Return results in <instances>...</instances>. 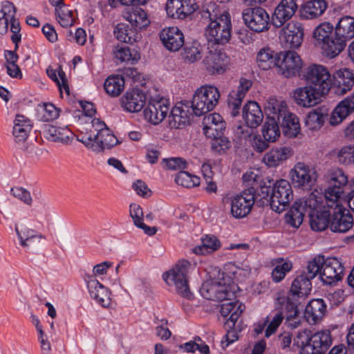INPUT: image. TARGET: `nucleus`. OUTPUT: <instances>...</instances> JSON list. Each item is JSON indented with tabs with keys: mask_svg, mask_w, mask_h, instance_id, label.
I'll list each match as a JSON object with an SVG mask.
<instances>
[{
	"mask_svg": "<svg viewBox=\"0 0 354 354\" xmlns=\"http://www.w3.org/2000/svg\"><path fill=\"white\" fill-rule=\"evenodd\" d=\"M203 46L197 41L187 43L185 45L182 56L183 59L190 63H194L202 57Z\"/></svg>",
	"mask_w": 354,
	"mask_h": 354,
	"instance_id": "obj_48",
	"label": "nucleus"
},
{
	"mask_svg": "<svg viewBox=\"0 0 354 354\" xmlns=\"http://www.w3.org/2000/svg\"><path fill=\"white\" fill-rule=\"evenodd\" d=\"M211 138H212L211 148L212 151L218 153H222L230 147L229 140L223 135H218Z\"/></svg>",
	"mask_w": 354,
	"mask_h": 354,
	"instance_id": "obj_57",
	"label": "nucleus"
},
{
	"mask_svg": "<svg viewBox=\"0 0 354 354\" xmlns=\"http://www.w3.org/2000/svg\"><path fill=\"white\" fill-rule=\"evenodd\" d=\"M32 129V124L30 119L23 115H17L12 129L15 141L17 143L24 142Z\"/></svg>",
	"mask_w": 354,
	"mask_h": 354,
	"instance_id": "obj_32",
	"label": "nucleus"
},
{
	"mask_svg": "<svg viewBox=\"0 0 354 354\" xmlns=\"http://www.w3.org/2000/svg\"><path fill=\"white\" fill-rule=\"evenodd\" d=\"M306 82L316 88L321 93L326 94L332 86V78L328 68L322 65L312 64L305 69Z\"/></svg>",
	"mask_w": 354,
	"mask_h": 354,
	"instance_id": "obj_8",
	"label": "nucleus"
},
{
	"mask_svg": "<svg viewBox=\"0 0 354 354\" xmlns=\"http://www.w3.org/2000/svg\"><path fill=\"white\" fill-rule=\"evenodd\" d=\"M278 122L281 124L283 133L288 138H295L300 132V124L297 116L287 110L286 106L272 107Z\"/></svg>",
	"mask_w": 354,
	"mask_h": 354,
	"instance_id": "obj_14",
	"label": "nucleus"
},
{
	"mask_svg": "<svg viewBox=\"0 0 354 354\" xmlns=\"http://www.w3.org/2000/svg\"><path fill=\"white\" fill-rule=\"evenodd\" d=\"M114 35L116 38L124 43L133 44L138 39V33L136 30L129 28L126 24H118L114 28Z\"/></svg>",
	"mask_w": 354,
	"mask_h": 354,
	"instance_id": "obj_42",
	"label": "nucleus"
},
{
	"mask_svg": "<svg viewBox=\"0 0 354 354\" xmlns=\"http://www.w3.org/2000/svg\"><path fill=\"white\" fill-rule=\"evenodd\" d=\"M241 315V310L238 308L230 317H228L225 322V328L227 333L225 335V340L221 341V346L223 348L227 346L230 344L233 343L238 339V329L239 326H236V322Z\"/></svg>",
	"mask_w": 354,
	"mask_h": 354,
	"instance_id": "obj_36",
	"label": "nucleus"
},
{
	"mask_svg": "<svg viewBox=\"0 0 354 354\" xmlns=\"http://www.w3.org/2000/svg\"><path fill=\"white\" fill-rule=\"evenodd\" d=\"M196 265L186 259H180L174 266L162 274V279L169 286H175L176 292L181 297L192 299L193 295L189 286L192 273L195 271Z\"/></svg>",
	"mask_w": 354,
	"mask_h": 354,
	"instance_id": "obj_3",
	"label": "nucleus"
},
{
	"mask_svg": "<svg viewBox=\"0 0 354 354\" xmlns=\"http://www.w3.org/2000/svg\"><path fill=\"white\" fill-rule=\"evenodd\" d=\"M327 117V109L318 107L308 113L305 120V124L310 130H318L324 125Z\"/></svg>",
	"mask_w": 354,
	"mask_h": 354,
	"instance_id": "obj_40",
	"label": "nucleus"
},
{
	"mask_svg": "<svg viewBox=\"0 0 354 354\" xmlns=\"http://www.w3.org/2000/svg\"><path fill=\"white\" fill-rule=\"evenodd\" d=\"M180 19H185L188 15L192 14L198 6L196 0H180Z\"/></svg>",
	"mask_w": 354,
	"mask_h": 354,
	"instance_id": "obj_61",
	"label": "nucleus"
},
{
	"mask_svg": "<svg viewBox=\"0 0 354 354\" xmlns=\"http://www.w3.org/2000/svg\"><path fill=\"white\" fill-rule=\"evenodd\" d=\"M115 57L121 62H126L130 64H134L140 58V53L136 49H130L127 46L116 47L114 50Z\"/></svg>",
	"mask_w": 354,
	"mask_h": 354,
	"instance_id": "obj_46",
	"label": "nucleus"
},
{
	"mask_svg": "<svg viewBox=\"0 0 354 354\" xmlns=\"http://www.w3.org/2000/svg\"><path fill=\"white\" fill-rule=\"evenodd\" d=\"M274 55V53L270 48H262L258 53L257 56V63L258 66L263 70H268L273 66H277V55Z\"/></svg>",
	"mask_w": 354,
	"mask_h": 354,
	"instance_id": "obj_43",
	"label": "nucleus"
},
{
	"mask_svg": "<svg viewBox=\"0 0 354 354\" xmlns=\"http://www.w3.org/2000/svg\"><path fill=\"white\" fill-rule=\"evenodd\" d=\"M189 106L178 102L171 110L169 115V124L171 128L182 129L189 121Z\"/></svg>",
	"mask_w": 354,
	"mask_h": 354,
	"instance_id": "obj_30",
	"label": "nucleus"
},
{
	"mask_svg": "<svg viewBox=\"0 0 354 354\" xmlns=\"http://www.w3.org/2000/svg\"><path fill=\"white\" fill-rule=\"evenodd\" d=\"M354 85V73L348 68H340L333 75L331 89L337 95H344Z\"/></svg>",
	"mask_w": 354,
	"mask_h": 354,
	"instance_id": "obj_20",
	"label": "nucleus"
},
{
	"mask_svg": "<svg viewBox=\"0 0 354 354\" xmlns=\"http://www.w3.org/2000/svg\"><path fill=\"white\" fill-rule=\"evenodd\" d=\"M324 178L328 185L324 192L325 200L335 204L344 194L348 182V176L342 169L335 167L328 170Z\"/></svg>",
	"mask_w": 354,
	"mask_h": 354,
	"instance_id": "obj_7",
	"label": "nucleus"
},
{
	"mask_svg": "<svg viewBox=\"0 0 354 354\" xmlns=\"http://www.w3.org/2000/svg\"><path fill=\"white\" fill-rule=\"evenodd\" d=\"M333 29V26L330 23H322L315 29L314 38L322 44L330 37Z\"/></svg>",
	"mask_w": 354,
	"mask_h": 354,
	"instance_id": "obj_55",
	"label": "nucleus"
},
{
	"mask_svg": "<svg viewBox=\"0 0 354 354\" xmlns=\"http://www.w3.org/2000/svg\"><path fill=\"white\" fill-rule=\"evenodd\" d=\"M321 93L313 86L299 87L293 91V98L295 102L303 107H311L316 105L319 100Z\"/></svg>",
	"mask_w": 354,
	"mask_h": 354,
	"instance_id": "obj_25",
	"label": "nucleus"
},
{
	"mask_svg": "<svg viewBox=\"0 0 354 354\" xmlns=\"http://www.w3.org/2000/svg\"><path fill=\"white\" fill-rule=\"evenodd\" d=\"M203 132L208 138L223 135L225 129V122L217 113L205 116L203 120Z\"/></svg>",
	"mask_w": 354,
	"mask_h": 354,
	"instance_id": "obj_28",
	"label": "nucleus"
},
{
	"mask_svg": "<svg viewBox=\"0 0 354 354\" xmlns=\"http://www.w3.org/2000/svg\"><path fill=\"white\" fill-rule=\"evenodd\" d=\"M279 123L274 110L270 111L262 127V135L265 140L274 142L279 138L280 136Z\"/></svg>",
	"mask_w": 354,
	"mask_h": 354,
	"instance_id": "obj_37",
	"label": "nucleus"
},
{
	"mask_svg": "<svg viewBox=\"0 0 354 354\" xmlns=\"http://www.w3.org/2000/svg\"><path fill=\"white\" fill-rule=\"evenodd\" d=\"M335 34L346 42L354 38V17L345 15L339 18L335 26Z\"/></svg>",
	"mask_w": 354,
	"mask_h": 354,
	"instance_id": "obj_35",
	"label": "nucleus"
},
{
	"mask_svg": "<svg viewBox=\"0 0 354 354\" xmlns=\"http://www.w3.org/2000/svg\"><path fill=\"white\" fill-rule=\"evenodd\" d=\"M84 279L91 297L102 307H109L111 304L109 289L94 278V276H87Z\"/></svg>",
	"mask_w": 354,
	"mask_h": 354,
	"instance_id": "obj_21",
	"label": "nucleus"
},
{
	"mask_svg": "<svg viewBox=\"0 0 354 354\" xmlns=\"http://www.w3.org/2000/svg\"><path fill=\"white\" fill-rule=\"evenodd\" d=\"M297 8L296 0H281L272 14V25L277 28L283 26L295 14Z\"/></svg>",
	"mask_w": 354,
	"mask_h": 354,
	"instance_id": "obj_19",
	"label": "nucleus"
},
{
	"mask_svg": "<svg viewBox=\"0 0 354 354\" xmlns=\"http://www.w3.org/2000/svg\"><path fill=\"white\" fill-rule=\"evenodd\" d=\"M95 134L94 132L93 133H81L77 136V140L83 143L87 148L92 149L95 152H99L100 148L97 145V140L95 138Z\"/></svg>",
	"mask_w": 354,
	"mask_h": 354,
	"instance_id": "obj_60",
	"label": "nucleus"
},
{
	"mask_svg": "<svg viewBox=\"0 0 354 354\" xmlns=\"http://www.w3.org/2000/svg\"><path fill=\"white\" fill-rule=\"evenodd\" d=\"M146 100L147 97L145 93L138 88L127 91L120 100L122 106L131 113L141 111L146 103Z\"/></svg>",
	"mask_w": 354,
	"mask_h": 354,
	"instance_id": "obj_26",
	"label": "nucleus"
},
{
	"mask_svg": "<svg viewBox=\"0 0 354 354\" xmlns=\"http://www.w3.org/2000/svg\"><path fill=\"white\" fill-rule=\"evenodd\" d=\"M183 352L194 353L198 351L201 354H209L208 345L199 337L196 336L192 340L179 346Z\"/></svg>",
	"mask_w": 354,
	"mask_h": 354,
	"instance_id": "obj_50",
	"label": "nucleus"
},
{
	"mask_svg": "<svg viewBox=\"0 0 354 354\" xmlns=\"http://www.w3.org/2000/svg\"><path fill=\"white\" fill-rule=\"evenodd\" d=\"M59 115V110L52 103L44 104L39 110V116L42 121H52Z\"/></svg>",
	"mask_w": 354,
	"mask_h": 354,
	"instance_id": "obj_54",
	"label": "nucleus"
},
{
	"mask_svg": "<svg viewBox=\"0 0 354 354\" xmlns=\"http://www.w3.org/2000/svg\"><path fill=\"white\" fill-rule=\"evenodd\" d=\"M234 135L240 140H246L250 138L253 133V128L249 127L246 123L245 124L240 122L234 124L233 127Z\"/></svg>",
	"mask_w": 354,
	"mask_h": 354,
	"instance_id": "obj_62",
	"label": "nucleus"
},
{
	"mask_svg": "<svg viewBox=\"0 0 354 354\" xmlns=\"http://www.w3.org/2000/svg\"><path fill=\"white\" fill-rule=\"evenodd\" d=\"M15 231L18 239L20 241L21 245H28V244H27L28 243L26 242L27 241H40L41 239H45L43 235L37 234L32 229L26 227L19 230L18 227H16Z\"/></svg>",
	"mask_w": 354,
	"mask_h": 354,
	"instance_id": "obj_53",
	"label": "nucleus"
},
{
	"mask_svg": "<svg viewBox=\"0 0 354 354\" xmlns=\"http://www.w3.org/2000/svg\"><path fill=\"white\" fill-rule=\"evenodd\" d=\"M229 57L221 50L209 51L203 62L207 71L212 73H223L229 63Z\"/></svg>",
	"mask_w": 354,
	"mask_h": 354,
	"instance_id": "obj_27",
	"label": "nucleus"
},
{
	"mask_svg": "<svg viewBox=\"0 0 354 354\" xmlns=\"http://www.w3.org/2000/svg\"><path fill=\"white\" fill-rule=\"evenodd\" d=\"M293 199V191L290 183L285 180H277L272 187L270 205L277 212L284 211Z\"/></svg>",
	"mask_w": 354,
	"mask_h": 354,
	"instance_id": "obj_9",
	"label": "nucleus"
},
{
	"mask_svg": "<svg viewBox=\"0 0 354 354\" xmlns=\"http://www.w3.org/2000/svg\"><path fill=\"white\" fill-rule=\"evenodd\" d=\"M272 264L276 265L272 272V279L275 283L281 281L292 268L291 261H283L281 258L273 260Z\"/></svg>",
	"mask_w": 354,
	"mask_h": 354,
	"instance_id": "obj_49",
	"label": "nucleus"
},
{
	"mask_svg": "<svg viewBox=\"0 0 354 354\" xmlns=\"http://www.w3.org/2000/svg\"><path fill=\"white\" fill-rule=\"evenodd\" d=\"M346 44V41H341L339 37L334 33L333 37H330L322 44V48L327 57H334L344 49Z\"/></svg>",
	"mask_w": 354,
	"mask_h": 354,
	"instance_id": "obj_41",
	"label": "nucleus"
},
{
	"mask_svg": "<svg viewBox=\"0 0 354 354\" xmlns=\"http://www.w3.org/2000/svg\"><path fill=\"white\" fill-rule=\"evenodd\" d=\"M290 154V148L277 147L267 152L263 158V161L269 167H274L287 160Z\"/></svg>",
	"mask_w": 354,
	"mask_h": 354,
	"instance_id": "obj_38",
	"label": "nucleus"
},
{
	"mask_svg": "<svg viewBox=\"0 0 354 354\" xmlns=\"http://www.w3.org/2000/svg\"><path fill=\"white\" fill-rule=\"evenodd\" d=\"M175 182L183 187L192 188L200 184V178L187 171H180L175 177Z\"/></svg>",
	"mask_w": 354,
	"mask_h": 354,
	"instance_id": "obj_52",
	"label": "nucleus"
},
{
	"mask_svg": "<svg viewBox=\"0 0 354 354\" xmlns=\"http://www.w3.org/2000/svg\"><path fill=\"white\" fill-rule=\"evenodd\" d=\"M243 118L245 123L253 129L259 127L263 121V114L256 102H249L243 108Z\"/></svg>",
	"mask_w": 354,
	"mask_h": 354,
	"instance_id": "obj_33",
	"label": "nucleus"
},
{
	"mask_svg": "<svg viewBox=\"0 0 354 354\" xmlns=\"http://www.w3.org/2000/svg\"><path fill=\"white\" fill-rule=\"evenodd\" d=\"M353 225V217L349 210L339 205L334 204L331 214L330 230L335 233H346Z\"/></svg>",
	"mask_w": 354,
	"mask_h": 354,
	"instance_id": "obj_16",
	"label": "nucleus"
},
{
	"mask_svg": "<svg viewBox=\"0 0 354 354\" xmlns=\"http://www.w3.org/2000/svg\"><path fill=\"white\" fill-rule=\"evenodd\" d=\"M328 3L325 0H310L305 3L301 10V17L305 19H317L326 11Z\"/></svg>",
	"mask_w": 354,
	"mask_h": 354,
	"instance_id": "obj_34",
	"label": "nucleus"
},
{
	"mask_svg": "<svg viewBox=\"0 0 354 354\" xmlns=\"http://www.w3.org/2000/svg\"><path fill=\"white\" fill-rule=\"evenodd\" d=\"M220 92L216 86L205 85L198 88L192 97V107L197 116L212 111L217 105Z\"/></svg>",
	"mask_w": 354,
	"mask_h": 354,
	"instance_id": "obj_5",
	"label": "nucleus"
},
{
	"mask_svg": "<svg viewBox=\"0 0 354 354\" xmlns=\"http://www.w3.org/2000/svg\"><path fill=\"white\" fill-rule=\"evenodd\" d=\"M337 158L342 164L354 165V147H343L338 152Z\"/></svg>",
	"mask_w": 354,
	"mask_h": 354,
	"instance_id": "obj_59",
	"label": "nucleus"
},
{
	"mask_svg": "<svg viewBox=\"0 0 354 354\" xmlns=\"http://www.w3.org/2000/svg\"><path fill=\"white\" fill-rule=\"evenodd\" d=\"M169 110V104L166 100H150L147 108L144 110L146 120L153 124L160 123L167 116Z\"/></svg>",
	"mask_w": 354,
	"mask_h": 354,
	"instance_id": "obj_22",
	"label": "nucleus"
},
{
	"mask_svg": "<svg viewBox=\"0 0 354 354\" xmlns=\"http://www.w3.org/2000/svg\"><path fill=\"white\" fill-rule=\"evenodd\" d=\"M290 175L294 186L302 189L311 188L317 178L316 171L304 162H297L291 169Z\"/></svg>",
	"mask_w": 354,
	"mask_h": 354,
	"instance_id": "obj_15",
	"label": "nucleus"
},
{
	"mask_svg": "<svg viewBox=\"0 0 354 354\" xmlns=\"http://www.w3.org/2000/svg\"><path fill=\"white\" fill-rule=\"evenodd\" d=\"M202 245L194 248L197 254H205L216 251L221 248L219 239L214 235H205L201 239Z\"/></svg>",
	"mask_w": 354,
	"mask_h": 354,
	"instance_id": "obj_45",
	"label": "nucleus"
},
{
	"mask_svg": "<svg viewBox=\"0 0 354 354\" xmlns=\"http://www.w3.org/2000/svg\"><path fill=\"white\" fill-rule=\"evenodd\" d=\"M124 80L120 75L108 77L104 84L106 93L111 97L118 96L124 89Z\"/></svg>",
	"mask_w": 354,
	"mask_h": 354,
	"instance_id": "obj_44",
	"label": "nucleus"
},
{
	"mask_svg": "<svg viewBox=\"0 0 354 354\" xmlns=\"http://www.w3.org/2000/svg\"><path fill=\"white\" fill-rule=\"evenodd\" d=\"M281 299L282 301L280 303L281 309L286 314V322L292 328H297L301 324L299 318L300 299L288 293L286 297Z\"/></svg>",
	"mask_w": 354,
	"mask_h": 354,
	"instance_id": "obj_23",
	"label": "nucleus"
},
{
	"mask_svg": "<svg viewBox=\"0 0 354 354\" xmlns=\"http://www.w3.org/2000/svg\"><path fill=\"white\" fill-rule=\"evenodd\" d=\"M332 344L330 332L322 330L310 337L305 333H299L293 346H297L299 354H325Z\"/></svg>",
	"mask_w": 354,
	"mask_h": 354,
	"instance_id": "obj_4",
	"label": "nucleus"
},
{
	"mask_svg": "<svg viewBox=\"0 0 354 354\" xmlns=\"http://www.w3.org/2000/svg\"><path fill=\"white\" fill-rule=\"evenodd\" d=\"M306 269L311 278L319 274L323 283L329 286H333L341 281L344 272V267L340 259L337 257L324 259V256L315 257L308 262Z\"/></svg>",
	"mask_w": 354,
	"mask_h": 354,
	"instance_id": "obj_2",
	"label": "nucleus"
},
{
	"mask_svg": "<svg viewBox=\"0 0 354 354\" xmlns=\"http://www.w3.org/2000/svg\"><path fill=\"white\" fill-rule=\"evenodd\" d=\"M231 19L227 13H223L215 19L210 17V23L205 30L209 43L224 45L231 38Z\"/></svg>",
	"mask_w": 354,
	"mask_h": 354,
	"instance_id": "obj_6",
	"label": "nucleus"
},
{
	"mask_svg": "<svg viewBox=\"0 0 354 354\" xmlns=\"http://www.w3.org/2000/svg\"><path fill=\"white\" fill-rule=\"evenodd\" d=\"M92 127L94 128V131H97L95 138L100 148L99 152L103 151L106 149H109L119 142L118 138L104 122L94 118L92 120Z\"/></svg>",
	"mask_w": 354,
	"mask_h": 354,
	"instance_id": "obj_17",
	"label": "nucleus"
},
{
	"mask_svg": "<svg viewBox=\"0 0 354 354\" xmlns=\"http://www.w3.org/2000/svg\"><path fill=\"white\" fill-rule=\"evenodd\" d=\"M242 17L246 26L254 32H261L269 29L270 16L263 8H246L242 12Z\"/></svg>",
	"mask_w": 354,
	"mask_h": 354,
	"instance_id": "obj_11",
	"label": "nucleus"
},
{
	"mask_svg": "<svg viewBox=\"0 0 354 354\" xmlns=\"http://www.w3.org/2000/svg\"><path fill=\"white\" fill-rule=\"evenodd\" d=\"M11 194L17 198L23 201L25 204L30 205L32 199L30 192L21 187H15L10 190Z\"/></svg>",
	"mask_w": 354,
	"mask_h": 354,
	"instance_id": "obj_64",
	"label": "nucleus"
},
{
	"mask_svg": "<svg viewBox=\"0 0 354 354\" xmlns=\"http://www.w3.org/2000/svg\"><path fill=\"white\" fill-rule=\"evenodd\" d=\"M45 137L52 142L67 143L70 140L71 131L68 127H57L51 124H46L44 127Z\"/></svg>",
	"mask_w": 354,
	"mask_h": 354,
	"instance_id": "obj_39",
	"label": "nucleus"
},
{
	"mask_svg": "<svg viewBox=\"0 0 354 354\" xmlns=\"http://www.w3.org/2000/svg\"><path fill=\"white\" fill-rule=\"evenodd\" d=\"M302 62L295 51L281 52L277 55V68L278 73L285 77H291L299 74L301 69Z\"/></svg>",
	"mask_w": 354,
	"mask_h": 354,
	"instance_id": "obj_13",
	"label": "nucleus"
},
{
	"mask_svg": "<svg viewBox=\"0 0 354 354\" xmlns=\"http://www.w3.org/2000/svg\"><path fill=\"white\" fill-rule=\"evenodd\" d=\"M200 292L203 298L217 301L231 300L234 297V292L229 286L212 279L202 284Z\"/></svg>",
	"mask_w": 354,
	"mask_h": 354,
	"instance_id": "obj_12",
	"label": "nucleus"
},
{
	"mask_svg": "<svg viewBox=\"0 0 354 354\" xmlns=\"http://www.w3.org/2000/svg\"><path fill=\"white\" fill-rule=\"evenodd\" d=\"M163 46L170 51H178L185 44L183 32L176 26L164 28L160 34Z\"/></svg>",
	"mask_w": 354,
	"mask_h": 354,
	"instance_id": "obj_24",
	"label": "nucleus"
},
{
	"mask_svg": "<svg viewBox=\"0 0 354 354\" xmlns=\"http://www.w3.org/2000/svg\"><path fill=\"white\" fill-rule=\"evenodd\" d=\"M279 39L287 47L297 48L299 47L304 39V28L299 22L288 23L281 30Z\"/></svg>",
	"mask_w": 354,
	"mask_h": 354,
	"instance_id": "obj_18",
	"label": "nucleus"
},
{
	"mask_svg": "<svg viewBox=\"0 0 354 354\" xmlns=\"http://www.w3.org/2000/svg\"><path fill=\"white\" fill-rule=\"evenodd\" d=\"M55 15L57 21L62 27L71 26L75 21L73 11L66 5L55 8Z\"/></svg>",
	"mask_w": 354,
	"mask_h": 354,
	"instance_id": "obj_51",
	"label": "nucleus"
},
{
	"mask_svg": "<svg viewBox=\"0 0 354 354\" xmlns=\"http://www.w3.org/2000/svg\"><path fill=\"white\" fill-rule=\"evenodd\" d=\"M334 204L326 201L323 205L314 194L294 202L289 211L285 214V221L290 226L298 228L304 221L306 214H308L310 225L313 230L322 232L330 228L332 211Z\"/></svg>",
	"mask_w": 354,
	"mask_h": 354,
	"instance_id": "obj_1",
	"label": "nucleus"
},
{
	"mask_svg": "<svg viewBox=\"0 0 354 354\" xmlns=\"http://www.w3.org/2000/svg\"><path fill=\"white\" fill-rule=\"evenodd\" d=\"M129 21L132 28L136 30V32L138 30L145 28L150 24L147 13L141 8H136L132 12L129 13Z\"/></svg>",
	"mask_w": 354,
	"mask_h": 354,
	"instance_id": "obj_47",
	"label": "nucleus"
},
{
	"mask_svg": "<svg viewBox=\"0 0 354 354\" xmlns=\"http://www.w3.org/2000/svg\"><path fill=\"white\" fill-rule=\"evenodd\" d=\"M225 302L223 303L221 305L220 313L221 315L224 317H227L232 315L236 310L240 309L241 310V313L243 312L245 309V306L239 302L236 301H230V300H225Z\"/></svg>",
	"mask_w": 354,
	"mask_h": 354,
	"instance_id": "obj_56",
	"label": "nucleus"
},
{
	"mask_svg": "<svg viewBox=\"0 0 354 354\" xmlns=\"http://www.w3.org/2000/svg\"><path fill=\"white\" fill-rule=\"evenodd\" d=\"M326 305L322 299H312L306 306L304 317L309 324L319 322L325 315Z\"/></svg>",
	"mask_w": 354,
	"mask_h": 354,
	"instance_id": "obj_29",
	"label": "nucleus"
},
{
	"mask_svg": "<svg viewBox=\"0 0 354 354\" xmlns=\"http://www.w3.org/2000/svg\"><path fill=\"white\" fill-rule=\"evenodd\" d=\"M234 92H230L227 97V105L232 116L235 117L239 114L242 101L244 99Z\"/></svg>",
	"mask_w": 354,
	"mask_h": 354,
	"instance_id": "obj_58",
	"label": "nucleus"
},
{
	"mask_svg": "<svg viewBox=\"0 0 354 354\" xmlns=\"http://www.w3.org/2000/svg\"><path fill=\"white\" fill-rule=\"evenodd\" d=\"M313 279L311 278L310 274L308 270L307 272H302L297 276L292 282L289 293L299 299L304 298L311 291V280Z\"/></svg>",
	"mask_w": 354,
	"mask_h": 354,
	"instance_id": "obj_31",
	"label": "nucleus"
},
{
	"mask_svg": "<svg viewBox=\"0 0 354 354\" xmlns=\"http://www.w3.org/2000/svg\"><path fill=\"white\" fill-rule=\"evenodd\" d=\"M255 192V188L250 187L240 194L229 198L230 212L233 217L243 218L251 212L256 200Z\"/></svg>",
	"mask_w": 354,
	"mask_h": 354,
	"instance_id": "obj_10",
	"label": "nucleus"
},
{
	"mask_svg": "<svg viewBox=\"0 0 354 354\" xmlns=\"http://www.w3.org/2000/svg\"><path fill=\"white\" fill-rule=\"evenodd\" d=\"M283 319V315L282 312H277L274 314L271 320L269 321L267 324L268 326L265 330V335L266 337H269L273 333H275L277 328L279 326Z\"/></svg>",
	"mask_w": 354,
	"mask_h": 354,
	"instance_id": "obj_63",
	"label": "nucleus"
}]
</instances>
